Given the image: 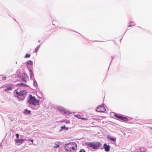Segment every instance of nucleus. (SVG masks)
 Returning a JSON list of instances; mask_svg holds the SVG:
<instances>
[{
	"label": "nucleus",
	"instance_id": "nucleus-1",
	"mask_svg": "<svg viewBox=\"0 0 152 152\" xmlns=\"http://www.w3.org/2000/svg\"><path fill=\"white\" fill-rule=\"evenodd\" d=\"M64 149L67 152H76L77 145L75 142L70 143L66 145Z\"/></svg>",
	"mask_w": 152,
	"mask_h": 152
},
{
	"label": "nucleus",
	"instance_id": "nucleus-2",
	"mask_svg": "<svg viewBox=\"0 0 152 152\" xmlns=\"http://www.w3.org/2000/svg\"><path fill=\"white\" fill-rule=\"evenodd\" d=\"M28 102L30 104L34 105L35 106L39 105V100L36 99L35 97L32 96L31 94L29 95Z\"/></svg>",
	"mask_w": 152,
	"mask_h": 152
},
{
	"label": "nucleus",
	"instance_id": "nucleus-3",
	"mask_svg": "<svg viewBox=\"0 0 152 152\" xmlns=\"http://www.w3.org/2000/svg\"><path fill=\"white\" fill-rule=\"evenodd\" d=\"M87 145L89 148H92L93 149H98L101 145L100 142H88L87 143Z\"/></svg>",
	"mask_w": 152,
	"mask_h": 152
},
{
	"label": "nucleus",
	"instance_id": "nucleus-4",
	"mask_svg": "<svg viewBox=\"0 0 152 152\" xmlns=\"http://www.w3.org/2000/svg\"><path fill=\"white\" fill-rule=\"evenodd\" d=\"M15 91L18 96H23L27 93L26 91L25 90H22L19 91L15 90Z\"/></svg>",
	"mask_w": 152,
	"mask_h": 152
},
{
	"label": "nucleus",
	"instance_id": "nucleus-5",
	"mask_svg": "<svg viewBox=\"0 0 152 152\" xmlns=\"http://www.w3.org/2000/svg\"><path fill=\"white\" fill-rule=\"evenodd\" d=\"M96 110L99 112H104L105 111L106 109L104 106L101 105L97 108Z\"/></svg>",
	"mask_w": 152,
	"mask_h": 152
},
{
	"label": "nucleus",
	"instance_id": "nucleus-6",
	"mask_svg": "<svg viewBox=\"0 0 152 152\" xmlns=\"http://www.w3.org/2000/svg\"><path fill=\"white\" fill-rule=\"evenodd\" d=\"M114 116L116 118L125 121H127L129 120V119L126 117H123L117 115L115 114Z\"/></svg>",
	"mask_w": 152,
	"mask_h": 152
},
{
	"label": "nucleus",
	"instance_id": "nucleus-7",
	"mask_svg": "<svg viewBox=\"0 0 152 152\" xmlns=\"http://www.w3.org/2000/svg\"><path fill=\"white\" fill-rule=\"evenodd\" d=\"M5 87H7V88L4 90L5 92H8L9 91H11L13 89V85H6Z\"/></svg>",
	"mask_w": 152,
	"mask_h": 152
},
{
	"label": "nucleus",
	"instance_id": "nucleus-8",
	"mask_svg": "<svg viewBox=\"0 0 152 152\" xmlns=\"http://www.w3.org/2000/svg\"><path fill=\"white\" fill-rule=\"evenodd\" d=\"M103 146L104 148L105 151L107 152L110 151V146L109 145H107L106 144L104 143L103 145Z\"/></svg>",
	"mask_w": 152,
	"mask_h": 152
},
{
	"label": "nucleus",
	"instance_id": "nucleus-9",
	"mask_svg": "<svg viewBox=\"0 0 152 152\" xmlns=\"http://www.w3.org/2000/svg\"><path fill=\"white\" fill-rule=\"evenodd\" d=\"M106 138L107 139L111 141H113L114 142H116V138H114L113 137H112L109 135H107L106 137Z\"/></svg>",
	"mask_w": 152,
	"mask_h": 152
},
{
	"label": "nucleus",
	"instance_id": "nucleus-10",
	"mask_svg": "<svg viewBox=\"0 0 152 152\" xmlns=\"http://www.w3.org/2000/svg\"><path fill=\"white\" fill-rule=\"evenodd\" d=\"M25 139H17L15 140V141L16 142L18 143H22L23 142L24 140H25Z\"/></svg>",
	"mask_w": 152,
	"mask_h": 152
},
{
	"label": "nucleus",
	"instance_id": "nucleus-11",
	"mask_svg": "<svg viewBox=\"0 0 152 152\" xmlns=\"http://www.w3.org/2000/svg\"><path fill=\"white\" fill-rule=\"evenodd\" d=\"M26 64L28 65H32L33 64V62L31 60H29L26 62Z\"/></svg>",
	"mask_w": 152,
	"mask_h": 152
},
{
	"label": "nucleus",
	"instance_id": "nucleus-12",
	"mask_svg": "<svg viewBox=\"0 0 152 152\" xmlns=\"http://www.w3.org/2000/svg\"><path fill=\"white\" fill-rule=\"evenodd\" d=\"M31 111L29 110H28L27 109L25 110L24 111V113L25 114H28L30 113Z\"/></svg>",
	"mask_w": 152,
	"mask_h": 152
},
{
	"label": "nucleus",
	"instance_id": "nucleus-13",
	"mask_svg": "<svg viewBox=\"0 0 152 152\" xmlns=\"http://www.w3.org/2000/svg\"><path fill=\"white\" fill-rule=\"evenodd\" d=\"M145 149L143 147H142L140 148V152H145Z\"/></svg>",
	"mask_w": 152,
	"mask_h": 152
},
{
	"label": "nucleus",
	"instance_id": "nucleus-14",
	"mask_svg": "<svg viewBox=\"0 0 152 152\" xmlns=\"http://www.w3.org/2000/svg\"><path fill=\"white\" fill-rule=\"evenodd\" d=\"M64 129H66V130H67L68 129V127H66L65 125L61 127V130H63Z\"/></svg>",
	"mask_w": 152,
	"mask_h": 152
},
{
	"label": "nucleus",
	"instance_id": "nucleus-15",
	"mask_svg": "<svg viewBox=\"0 0 152 152\" xmlns=\"http://www.w3.org/2000/svg\"><path fill=\"white\" fill-rule=\"evenodd\" d=\"M18 85L20 86H28L26 84L23 83H20L18 84Z\"/></svg>",
	"mask_w": 152,
	"mask_h": 152
},
{
	"label": "nucleus",
	"instance_id": "nucleus-16",
	"mask_svg": "<svg viewBox=\"0 0 152 152\" xmlns=\"http://www.w3.org/2000/svg\"><path fill=\"white\" fill-rule=\"evenodd\" d=\"M40 45H38L36 48L35 50H34V52L36 53L37 51L38 50V49L39 48V47Z\"/></svg>",
	"mask_w": 152,
	"mask_h": 152
},
{
	"label": "nucleus",
	"instance_id": "nucleus-17",
	"mask_svg": "<svg viewBox=\"0 0 152 152\" xmlns=\"http://www.w3.org/2000/svg\"><path fill=\"white\" fill-rule=\"evenodd\" d=\"M31 56V55L30 54H28L26 53V55L25 56V57L26 58H28L29 57Z\"/></svg>",
	"mask_w": 152,
	"mask_h": 152
},
{
	"label": "nucleus",
	"instance_id": "nucleus-18",
	"mask_svg": "<svg viewBox=\"0 0 152 152\" xmlns=\"http://www.w3.org/2000/svg\"><path fill=\"white\" fill-rule=\"evenodd\" d=\"M54 23H55L57 26H58V25L59 24L58 22L57 21L54 20L53 21V25H55Z\"/></svg>",
	"mask_w": 152,
	"mask_h": 152
},
{
	"label": "nucleus",
	"instance_id": "nucleus-19",
	"mask_svg": "<svg viewBox=\"0 0 152 152\" xmlns=\"http://www.w3.org/2000/svg\"><path fill=\"white\" fill-rule=\"evenodd\" d=\"M21 80L22 82H24L25 83H26V79H25V78H24L23 77L22 78V79Z\"/></svg>",
	"mask_w": 152,
	"mask_h": 152
},
{
	"label": "nucleus",
	"instance_id": "nucleus-20",
	"mask_svg": "<svg viewBox=\"0 0 152 152\" xmlns=\"http://www.w3.org/2000/svg\"><path fill=\"white\" fill-rule=\"evenodd\" d=\"M131 23L128 26L129 27L133 26L134 25V22Z\"/></svg>",
	"mask_w": 152,
	"mask_h": 152
},
{
	"label": "nucleus",
	"instance_id": "nucleus-21",
	"mask_svg": "<svg viewBox=\"0 0 152 152\" xmlns=\"http://www.w3.org/2000/svg\"><path fill=\"white\" fill-rule=\"evenodd\" d=\"M136 30H139L140 29H142V28L141 27H140L139 26H137L136 27Z\"/></svg>",
	"mask_w": 152,
	"mask_h": 152
},
{
	"label": "nucleus",
	"instance_id": "nucleus-22",
	"mask_svg": "<svg viewBox=\"0 0 152 152\" xmlns=\"http://www.w3.org/2000/svg\"><path fill=\"white\" fill-rule=\"evenodd\" d=\"M75 117H76L78 118H81V117L78 115H75Z\"/></svg>",
	"mask_w": 152,
	"mask_h": 152
},
{
	"label": "nucleus",
	"instance_id": "nucleus-23",
	"mask_svg": "<svg viewBox=\"0 0 152 152\" xmlns=\"http://www.w3.org/2000/svg\"><path fill=\"white\" fill-rule=\"evenodd\" d=\"M2 79L3 80H5L6 79V77L5 76H3L2 77Z\"/></svg>",
	"mask_w": 152,
	"mask_h": 152
},
{
	"label": "nucleus",
	"instance_id": "nucleus-24",
	"mask_svg": "<svg viewBox=\"0 0 152 152\" xmlns=\"http://www.w3.org/2000/svg\"><path fill=\"white\" fill-rule=\"evenodd\" d=\"M80 152H85V151L84 149H82L80 150Z\"/></svg>",
	"mask_w": 152,
	"mask_h": 152
},
{
	"label": "nucleus",
	"instance_id": "nucleus-25",
	"mask_svg": "<svg viewBox=\"0 0 152 152\" xmlns=\"http://www.w3.org/2000/svg\"><path fill=\"white\" fill-rule=\"evenodd\" d=\"M16 137H17V138H19V135L18 134H16Z\"/></svg>",
	"mask_w": 152,
	"mask_h": 152
},
{
	"label": "nucleus",
	"instance_id": "nucleus-26",
	"mask_svg": "<svg viewBox=\"0 0 152 152\" xmlns=\"http://www.w3.org/2000/svg\"><path fill=\"white\" fill-rule=\"evenodd\" d=\"M80 119H82L83 120H84L87 119V118H80Z\"/></svg>",
	"mask_w": 152,
	"mask_h": 152
},
{
	"label": "nucleus",
	"instance_id": "nucleus-27",
	"mask_svg": "<svg viewBox=\"0 0 152 152\" xmlns=\"http://www.w3.org/2000/svg\"><path fill=\"white\" fill-rule=\"evenodd\" d=\"M28 141H31L33 143V140L32 139V140H28Z\"/></svg>",
	"mask_w": 152,
	"mask_h": 152
},
{
	"label": "nucleus",
	"instance_id": "nucleus-28",
	"mask_svg": "<svg viewBox=\"0 0 152 152\" xmlns=\"http://www.w3.org/2000/svg\"><path fill=\"white\" fill-rule=\"evenodd\" d=\"M59 146V145H58L57 146H54V147L55 148H57Z\"/></svg>",
	"mask_w": 152,
	"mask_h": 152
}]
</instances>
